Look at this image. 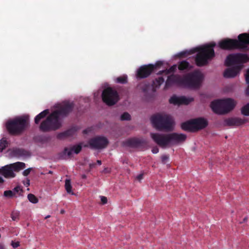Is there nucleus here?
<instances>
[{
	"instance_id": "25",
	"label": "nucleus",
	"mask_w": 249,
	"mask_h": 249,
	"mask_svg": "<svg viewBox=\"0 0 249 249\" xmlns=\"http://www.w3.org/2000/svg\"><path fill=\"white\" fill-rule=\"evenodd\" d=\"M164 82V79L162 77H159L153 81V85L156 88L159 87Z\"/></svg>"
},
{
	"instance_id": "46",
	"label": "nucleus",
	"mask_w": 249,
	"mask_h": 249,
	"mask_svg": "<svg viewBox=\"0 0 249 249\" xmlns=\"http://www.w3.org/2000/svg\"><path fill=\"white\" fill-rule=\"evenodd\" d=\"M246 94H247V95L249 96V86L248 87V88L247 89Z\"/></svg>"
},
{
	"instance_id": "14",
	"label": "nucleus",
	"mask_w": 249,
	"mask_h": 249,
	"mask_svg": "<svg viewBox=\"0 0 249 249\" xmlns=\"http://www.w3.org/2000/svg\"><path fill=\"white\" fill-rule=\"evenodd\" d=\"M193 101V98H186L185 96L177 97L173 95L169 99V103L175 105H188Z\"/></svg>"
},
{
	"instance_id": "21",
	"label": "nucleus",
	"mask_w": 249,
	"mask_h": 249,
	"mask_svg": "<svg viewBox=\"0 0 249 249\" xmlns=\"http://www.w3.org/2000/svg\"><path fill=\"white\" fill-rule=\"evenodd\" d=\"M49 113L48 109H45L36 115L35 118V123L38 124L40 120L45 118Z\"/></svg>"
},
{
	"instance_id": "51",
	"label": "nucleus",
	"mask_w": 249,
	"mask_h": 249,
	"mask_svg": "<svg viewBox=\"0 0 249 249\" xmlns=\"http://www.w3.org/2000/svg\"><path fill=\"white\" fill-rule=\"evenodd\" d=\"M0 249H3V247L1 245H0Z\"/></svg>"
},
{
	"instance_id": "48",
	"label": "nucleus",
	"mask_w": 249,
	"mask_h": 249,
	"mask_svg": "<svg viewBox=\"0 0 249 249\" xmlns=\"http://www.w3.org/2000/svg\"><path fill=\"white\" fill-rule=\"evenodd\" d=\"M82 178H87V176L86 175L84 174V175H82Z\"/></svg>"
},
{
	"instance_id": "2",
	"label": "nucleus",
	"mask_w": 249,
	"mask_h": 249,
	"mask_svg": "<svg viewBox=\"0 0 249 249\" xmlns=\"http://www.w3.org/2000/svg\"><path fill=\"white\" fill-rule=\"evenodd\" d=\"M203 78L201 72L195 71L182 76L179 75L172 74L167 77L165 82V88L176 84L184 87L197 89L199 88Z\"/></svg>"
},
{
	"instance_id": "23",
	"label": "nucleus",
	"mask_w": 249,
	"mask_h": 249,
	"mask_svg": "<svg viewBox=\"0 0 249 249\" xmlns=\"http://www.w3.org/2000/svg\"><path fill=\"white\" fill-rule=\"evenodd\" d=\"M115 82L117 83L124 84L127 82V76L126 75H123L119 76L115 79Z\"/></svg>"
},
{
	"instance_id": "22",
	"label": "nucleus",
	"mask_w": 249,
	"mask_h": 249,
	"mask_svg": "<svg viewBox=\"0 0 249 249\" xmlns=\"http://www.w3.org/2000/svg\"><path fill=\"white\" fill-rule=\"evenodd\" d=\"M13 152L14 155L17 156H26L28 154V152L26 150L20 148L14 149Z\"/></svg>"
},
{
	"instance_id": "9",
	"label": "nucleus",
	"mask_w": 249,
	"mask_h": 249,
	"mask_svg": "<svg viewBox=\"0 0 249 249\" xmlns=\"http://www.w3.org/2000/svg\"><path fill=\"white\" fill-rule=\"evenodd\" d=\"M236 103L231 98L215 100L211 102V107L213 111L218 114L227 113L235 107Z\"/></svg>"
},
{
	"instance_id": "10",
	"label": "nucleus",
	"mask_w": 249,
	"mask_h": 249,
	"mask_svg": "<svg viewBox=\"0 0 249 249\" xmlns=\"http://www.w3.org/2000/svg\"><path fill=\"white\" fill-rule=\"evenodd\" d=\"M25 164L24 162H17L2 167L0 168V174L5 178H13L16 176L14 172H18L20 170L25 168Z\"/></svg>"
},
{
	"instance_id": "5",
	"label": "nucleus",
	"mask_w": 249,
	"mask_h": 249,
	"mask_svg": "<svg viewBox=\"0 0 249 249\" xmlns=\"http://www.w3.org/2000/svg\"><path fill=\"white\" fill-rule=\"evenodd\" d=\"M151 138L158 145L165 147L169 144L177 145L184 142L187 138L185 134L176 132L169 134L151 133Z\"/></svg>"
},
{
	"instance_id": "15",
	"label": "nucleus",
	"mask_w": 249,
	"mask_h": 249,
	"mask_svg": "<svg viewBox=\"0 0 249 249\" xmlns=\"http://www.w3.org/2000/svg\"><path fill=\"white\" fill-rule=\"evenodd\" d=\"M81 150L82 146L80 144L74 145L71 148L65 147L62 152L61 156L64 158H66L67 156L70 157L73 151L75 154H77L81 151Z\"/></svg>"
},
{
	"instance_id": "38",
	"label": "nucleus",
	"mask_w": 249,
	"mask_h": 249,
	"mask_svg": "<svg viewBox=\"0 0 249 249\" xmlns=\"http://www.w3.org/2000/svg\"><path fill=\"white\" fill-rule=\"evenodd\" d=\"M32 170V168H29L26 170H25L23 172V175L24 176H27L30 173L31 171Z\"/></svg>"
},
{
	"instance_id": "18",
	"label": "nucleus",
	"mask_w": 249,
	"mask_h": 249,
	"mask_svg": "<svg viewBox=\"0 0 249 249\" xmlns=\"http://www.w3.org/2000/svg\"><path fill=\"white\" fill-rule=\"evenodd\" d=\"M142 143V141L135 138L128 139L124 142L126 145L132 147H137L140 146Z\"/></svg>"
},
{
	"instance_id": "31",
	"label": "nucleus",
	"mask_w": 249,
	"mask_h": 249,
	"mask_svg": "<svg viewBox=\"0 0 249 249\" xmlns=\"http://www.w3.org/2000/svg\"><path fill=\"white\" fill-rule=\"evenodd\" d=\"M122 121H129L131 120V116L127 112H124L120 117Z\"/></svg>"
},
{
	"instance_id": "53",
	"label": "nucleus",
	"mask_w": 249,
	"mask_h": 249,
	"mask_svg": "<svg viewBox=\"0 0 249 249\" xmlns=\"http://www.w3.org/2000/svg\"><path fill=\"white\" fill-rule=\"evenodd\" d=\"M83 133H85V134H86V133H87V130H84L83 131Z\"/></svg>"
},
{
	"instance_id": "6",
	"label": "nucleus",
	"mask_w": 249,
	"mask_h": 249,
	"mask_svg": "<svg viewBox=\"0 0 249 249\" xmlns=\"http://www.w3.org/2000/svg\"><path fill=\"white\" fill-rule=\"evenodd\" d=\"M29 116L22 115L8 120L5 124L6 129L11 135H21L28 127Z\"/></svg>"
},
{
	"instance_id": "11",
	"label": "nucleus",
	"mask_w": 249,
	"mask_h": 249,
	"mask_svg": "<svg viewBox=\"0 0 249 249\" xmlns=\"http://www.w3.org/2000/svg\"><path fill=\"white\" fill-rule=\"evenodd\" d=\"M102 97L103 102L108 106L114 105L119 99L117 91L110 87L103 90Z\"/></svg>"
},
{
	"instance_id": "16",
	"label": "nucleus",
	"mask_w": 249,
	"mask_h": 249,
	"mask_svg": "<svg viewBox=\"0 0 249 249\" xmlns=\"http://www.w3.org/2000/svg\"><path fill=\"white\" fill-rule=\"evenodd\" d=\"M192 120L195 131L205 128L208 124L207 120L203 118H198Z\"/></svg>"
},
{
	"instance_id": "35",
	"label": "nucleus",
	"mask_w": 249,
	"mask_h": 249,
	"mask_svg": "<svg viewBox=\"0 0 249 249\" xmlns=\"http://www.w3.org/2000/svg\"><path fill=\"white\" fill-rule=\"evenodd\" d=\"M13 192L14 193H18L19 192L22 193L23 192V190H22V189L21 187V186H17L16 187H15L14 189H13Z\"/></svg>"
},
{
	"instance_id": "19",
	"label": "nucleus",
	"mask_w": 249,
	"mask_h": 249,
	"mask_svg": "<svg viewBox=\"0 0 249 249\" xmlns=\"http://www.w3.org/2000/svg\"><path fill=\"white\" fill-rule=\"evenodd\" d=\"M181 128L185 131L189 132H195V129L193 124V120L187 121L181 124Z\"/></svg>"
},
{
	"instance_id": "28",
	"label": "nucleus",
	"mask_w": 249,
	"mask_h": 249,
	"mask_svg": "<svg viewBox=\"0 0 249 249\" xmlns=\"http://www.w3.org/2000/svg\"><path fill=\"white\" fill-rule=\"evenodd\" d=\"M8 146V142L6 140L2 139L0 140V152L3 150Z\"/></svg>"
},
{
	"instance_id": "12",
	"label": "nucleus",
	"mask_w": 249,
	"mask_h": 249,
	"mask_svg": "<svg viewBox=\"0 0 249 249\" xmlns=\"http://www.w3.org/2000/svg\"><path fill=\"white\" fill-rule=\"evenodd\" d=\"M108 141L105 137L98 136L90 139L89 141V147L92 149H102L107 147Z\"/></svg>"
},
{
	"instance_id": "3",
	"label": "nucleus",
	"mask_w": 249,
	"mask_h": 249,
	"mask_svg": "<svg viewBox=\"0 0 249 249\" xmlns=\"http://www.w3.org/2000/svg\"><path fill=\"white\" fill-rule=\"evenodd\" d=\"M216 45L214 42L197 47L190 51H185L179 53L178 55L180 57L187 56L197 52L195 61L197 66L202 67L207 65L208 61L213 59L215 56L213 47Z\"/></svg>"
},
{
	"instance_id": "44",
	"label": "nucleus",
	"mask_w": 249,
	"mask_h": 249,
	"mask_svg": "<svg viewBox=\"0 0 249 249\" xmlns=\"http://www.w3.org/2000/svg\"><path fill=\"white\" fill-rule=\"evenodd\" d=\"M143 175L142 174H139V175L137 176V178L138 180H141L142 179V178H143Z\"/></svg>"
},
{
	"instance_id": "7",
	"label": "nucleus",
	"mask_w": 249,
	"mask_h": 249,
	"mask_svg": "<svg viewBox=\"0 0 249 249\" xmlns=\"http://www.w3.org/2000/svg\"><path fill=\"white\" fill-rule=\"evenodd\" d=\"M249 46V34L243 33L238 36V40L226 38L219 43V47L225 50L246 49Z\"/></svg>"
},
{
	"instance_id": "4",
	"label": "nucleus",
	"mask_w": 249,
	"mask_h": 249,
	"mask_svg": "<svg viewBox=\"0 0 249 249\" xmlns=\"http://www.w3.org/2000/svg\"><path fill=\"white\" fill-rule=\"evenodd\" d=\"M249 61V56L247 54L237 53L229 54L225 60V65L228 67L234 64L237 65L225 70L223 74L224 77L225 78L235 77L242 69V64Z\"/></svg>"
},
{
	"instance_id": "26",
	"label": "nucleus",
	"mask_w": 249,
	"mask_h": 249,
	"mask_svg": "<svg viewBox=\"0 0 249 249\" xmlns=\"http://www.w3.org/2000/svg\"><path fill=\"white\" fill-rule=\"evenodd\" d=\"M241 113L244 116H249V103L241 108Z\"/></svg>"
},
{
	"instance_id": "29",
	"label": "nucleus",
	"mask_w": 249,
	"mask_h": 249,
	"mask_svg": "<svg viewBox=\"0 0 249 249\" xmlns=\"http://www.w3.org/2000/svg\"><path fill=\"white\" fill-rule=\"evenodd\" d=\"M27 197L28 200L33 203L36 204L38 201V198L32 194H28Z\"/></svg>"
},
{
	"instance_id": "36",
	"label": "nucleus",
	"mask_w": 249,
	"mask_h": 249,
	"mask_svg": "<svg viewBox=\"0 0 249 249\" xmlns=\"http://www.w3.org/2000/svg\"><path fill=\"white\" fill-rule=\"evenodd\" d=\"M19 213H12L11 214V218L13 220L15 221L18 219Z\"/></svg>"
},
{
	"instance_id": "33",
	"label": "nucleus",
	"mask_w": 249,
	"mask_h": 249,
	"mask_svg": "<svg viewBox=\"0 0 249 249\" xmlns=\"http://www.w3.org/2000/svg\"><path fill=\"white\" fill-rule=\"evenodd\" d=\"M3 195L6 197H12L15 195V193L11 190H7L4 192Z\"/></svg>"
},
{
	"instance_id": "20",
	"label": "nucleus",
	"mask_w": 249,
	"mask_h": 249,
	"mask_svg": "<svg viewBox=\"0 0 249 249\" xmlns=\"http://www.w3.org/2000/svg\"><path fill=\"white\" fill-rule=\"evenodd\" d=\"M74 130L73 129H69L66 131L59 133L57 135V138L58 139H63L68 137L72 136L74 133Z\"/></svg>"
},
{
	"instance_id": "24",
	"label": "nucleus",
	"mask_w": 249,
	"mask_h": 249,
	"mask_svg": "<svg viewBox=\"0 0 249 249\" xmlns=\"http://www.w3.org/2000/svg\"><path fill=\"white\" fill-rule=\"evenodd\" d=\"M190 64L186 61H182L180 62L178 66V69L180 70H184L189 68Z\"/></svg>"
},
{
	"instance_id": "37",
	"label": "nucleus",
	"mask_w": 249,
	"mask_h": 249,
	"mask_svg": "<svg viewBox=\"0 0 249 249\" xmlns=\"http://www.w3.org/2000/svg\"><path fill=\"white\" fill-rule=\"evenodd\" d=\"M162 64H163V63L162 61H157L155 65H153L154 70L155 69H157V68H159L161 65H162Z\"/></svg>"
},
{
	"instance_id": "32",
	"label": "nucleus",
	"mask_w": 249,
	"mask_h": 249,
	"mask_svg": "<svg viewBox=\"0 0 249 249\" xmlns=\"http://www.w3.org/2000/svg\"><path fill=\"white\" fill-rule=\"evenodd\" d=\"M176 69H177V66L176 65H174L171 66L168 70H166L164 71H163L162 72H165L166 74H168L171 72H175L176 71Z\"/></svg>"
},
{
	"instance_id": "8",
	"label": "nucleus",
	"mask_w": 249,
	"mask_h": 249,
	"mask_svg": "<svg viewBox=\"0 0 249 249\" xmlns=\"http://www.w3.org/2000/svg\"><path fill=\"white\" fill-rule=\"evenodd\" d=\"M150 120L153 127L158 130L168 132L174 129V120L169 115L158 113L153 115Z\"/></svg>"
},
{
	"instance_id": "40",
	"label": "nucleus",
	"mask_w": 249,
	"mask_h": 249,
	"mask_svg": "<svg viewBox=\"0 0 249 249\" xmlns=\"http://www.w3.org/2000/svg\"><path fill=\"white\" fill-rule=\"evenodd\" d=\"M101 201L103 204H105L107 203V199L106 196H101Z\"/></svg>"
},
{
	"instance_id": "54",
	"label": "nucleus",
	"mask_w": 249,
	"mask_h": 249,
	"mask_svg": "<svg viewBox=\"0 0 249 249\" xmlns=\"http://www.w3.org/2000/svg\"><path fill=\"white\" fill-rule=\"evenodd\" d=\"M50 217V215H47V216L45 217V219H47V218H49Z\"/></svg>"
},
{
	"instance_id": "1",
	"label": "nucleus",
	"mask_w": 249,
	"mask_h": 249,
	"mask_svg": "<svg viewBox=\"0 0 249 249\" xmlns=\"http://www.w3.org/2000/svg\"><path fill=\"white\" fill-rule=\"evenodd\" d=\"M74 107L73 103H66L58 109L53 111L43 121L39 126V129L43 132L56 130L61 126L60 117H66L72 111Z\"/></svg>"
},
{
	"instance_id": "49",
	"label": "nucleus",
	"mask_w": 249,
	"mask_h": 249,
	"mask_svg": "<svg viewBox=\"0 0 249 249\" xmlns=\"http://www.w3.org/2000/svg\"><path fill=\"white\" fill-rule=\"evenodd\" d=\"M247 221V217H244L243 219V222H246Z\"/></svg>"
},
{
	"instance_id": "50",
	"label": "nucleus",
	"mask_w": 249,
	"mask_h": 249,
	"mask_svg": "<svg viewBox=\"0 0 249 249\" xmlns=\"http://www.w3.org/2000/svg\"><path fill=\"white\" fill-rule=\"evenodd\" d=\"M65 213V211L64 210H61L60 213L61 214H63V213Z\"/></svg>"
},
{
	"instance_id": "39",
	"label": "nucleus",
	"mask_w": 249,
	"mask_h": 249,
	"mask_svg": "<svg viewBox=\"0 0 249 249\" xmlns=\"http://www.w3.org/2000/svg\"><path fill=\"white\" fill-rule=\"evenodd\" d=\"M11 245L12 246V247L14 248H17L18 246H19V242H18V241H17V242L12 241V243H11Z\"/></svg>"
},
{
	"instance_id": "43",
	"label": "nucleus",
	"mask_w": 249,
	"mask_h": 249,
	"mask_svg": "<svg viewBox=\"0 0 249 249\" xmlns=\"http://www.w3.org/2000/svg\"><path fill=\"white\" fill-rule=\"evenodd\" d=\"M23 183L26 186H28L30 185V180L29 179H26V180L23 181Z\"/></svg>"
},
{
	"instance_id": "42",
	"label": "nucleus",
	"mask_w": 249,
	"mask_h": 249,
	"mask_svg": "<svg viewBox=\"0 0 249 249\" xmlns=\"http://www.w3.org/2000/svg\"><path fill=\"white\" fill-rule=\"evenodd\" d=\"M159 149L157 147H155L152 149V152L154 154H157L159 152Z\"/></svg>"
},
{
	"instance_id": "47",
	"label": "nucleus",
	"mask_w": 249,
	"mask_h": 249,
	"mask_svg": "<svg viewBox=\"0 0 249 249\" xmlns=\"http://www.w3.org/2000/svg\"><path fill=\"white\" fill-rule=\"evenodd\" d=\"M97 163L98 164L100 165L102 164V161H101V160H97Z\"/></svg>"
},
{
	"instance_id": "30",
	"label": "nucleus",
	"mask_w": 249,
	"mask_h": 249,
	"mask_svg": "<svg viewBox=\"0 0 249 249\" xmlns=\"http://www.w3.org/2000/svg\"><path fill=\"white\" fill-rule=\"evenodd\" d=\"M149 87V85L146 84H141L138 86L139 89H141L143 92H146Z\"/></svg>"
},
{
	"instance_id": "34",
	"label": "nucleus",
	"mask_w": 249,
	"mask_h": 249,
	"mask_svg": "<svg viewBox=\"0 0 249 249\" xmlns=\"http://www.w3.org/2000/svg\"><path fill=\"white\" fill-rule=\"evenodd\" d=\"M169 158V156L166 155H162L161 157V162L163 164H165Z\"/></svg>"
},
{
	"instance_id": "27",
	"label": "nucleus",
	"mask_w": 249,
	"mask_h": 249,
	"mask_svg": "<svg viewBox=\"0 0 249 249\" xmlns=\"http://www.w3.org/2000/svg\"><path fill=\"white\" fill-rule=\"evenodd\" d=\"M65 187L66 190V191L68 193L71 194L72 195L73 194V193H72V191H71V188L72 187H71V184L70 180L66 179L65 180Z\"/></svg>"
},
{
	"instance_id": "41",
	"label": "nucleus",
	"mask_w": 249,
	"mask_h": 249,
	"mask_svg": "<svg viewBox=\"0 0 249 249\" xmlns=\"http://www.w3.org/2000/svg\"><path fill=\"white\" fill-rule=\"evenodd\" d=\"M246 81L247 84H249V69L248 70L247 73L246 74Z\"/></svg>"
},
{
	"instance_id": "52",
	"label": "nucleus",
	"mask_w": 249,
	"mask_h": 249,
	"mask_svg": "<svg viewBox=\"0 0 249 249\" xmlns=\"http://www.w3.org/2000/svg\"><path fill=\"white\" fill-rule=\"evenodd\" d=\"M53 173V172L52 171H49L48 172V174H52Z\"/></svg>"
},
{
	"instance_id": "13",
	"label": "nucleus",
	"mask_w": 249,
	"mask_h": 249,
	"mask_svg": "<svg viewBox=\"0 0 249 249\" xmlns=\"http://www.w3.org/2000/svg\"><path fill=\"white\" fill-rule=\"evenodd\" d=\"M153 71V64L142 65L137 70L136 76L137 79L145 78L148 77Z\"/></svg>"
},
{
	"instance_id": "17",
	"label": "nucleus",
	"mask_w": 249,
	"mask_h": 249,
	"mask_svg": "<svg viewBox=\"0 0 249 249\" xmlns=\"http://www.w3.org/2000/svg\"><path fill=\"white\" fill-rule=\"evenodd\" d=\"M224 122L228 126H238L244 123L243 120L238 118H230L225 120Z\"/></svg>"
},
{
	"instance_id": "45",
	"label": "nucleus",
	"mask_w": 249,
	"mask_h": 249,
	"mask_svg": "<svg viewBox=\"0 0 249 249\" xmlns=\"http://www.w3.org/2000/svg\"><path fill=\"white\" fill-rule=\"evenodd\" d=\"M95 166V163H90L89 164V167L90 168H92L94 167Z\"/></svg>"
}]
</instances>
